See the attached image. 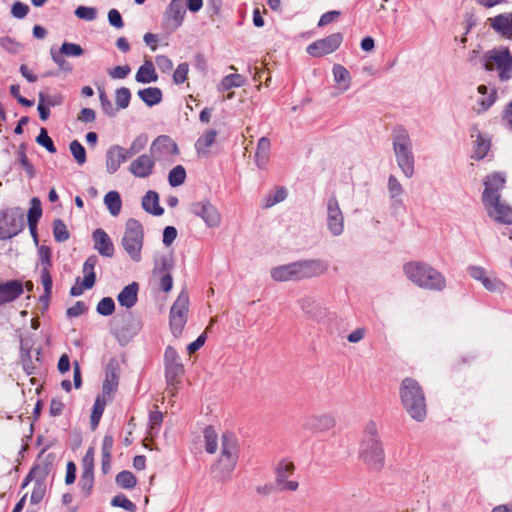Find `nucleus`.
<instances>
[{"mask_svg": "<svg viewBox=\"0 0 512 512\" xmlns=\"http://www.w3.org/2000/svg\"><path fill=\"white\" fill-rule=\"evenodd\" d=\"M185 9L179 1H171L164 13V21L168 28L177 29L185 16Z\"/></svg>", "mask_w": 512, "mask_h": 512, "instance_id": "nucleus-25", "label": "nucleus"}, {"mask_svg": "<svg viewBox=\"0 0 512 512\" xmlns=\"http://www.w3.org/2000/svg\"><path fill=\"white\" fill-rule=\"evenodd\" d=\"M299 281L320 277L328 270L327 262L320 259L297 261Z\"/></svg>", "mask_w": 512, "mask_h": 512, "instance_id": "nucleus-18", "label": "nucleus"}, {"mask_svg": "<svg viewBox=\"0 0 512 512\" xmlns=\"http://www.w3.org/2000/svg\"><path fill=\"white\" fill-rule=\"evenodd\" d=\"M0 47L9 53L17 54L21 51L22 44L11 37L4 36L0 37Z\"/></svg>", "mask_w": 512, "mask_h": 512, "instance_id": "nucleus-56", "label": "nucleus"}, {"mask_svg": "<svg viewBox=\"0 0 512 512\" xmlns=\"http://www.w3.org/2000/svg\"><path fill=\"white\" fill-rule=\"evenodd\" d=\"M490 140L485 138L481 133H478L475 140V149L473 157L476 160L483 159L490 150Z\"/></svg>", "mask_w": 512, "mask_h": 512, "instance_id": "nucleus-41", "label": "nucleus"}, {"mask_svg": "<svg viewBox=\"0 0 512 512\" xmlns=\"http://www.w3.org/2000/svg\"><path fill=\"white\" fill-rule=\"evenodd\" d=\"M151 155L156 159L166 158L179 154L177 144L166 135L158 136L150 146Z\"/></svg>", "mask_w": 512, "mask_h": 512, "instance_id": "nucleus-19", "label": "nucleus"}, {"mask_svg": "<svg viewBox=\"0 0 512 512\" xmlns=\"http://www.w3.org/2000/svg\"><path fill=\"white\" fill-rule=\"evenodd\" d=\"M484 58V67L487 71L497 70L502 81L512 78V55L508 48L490 50Z\"/></svg>", "mask_w": 512, "mask_h": 512, "instance_id": "nucleus-8", "label": "nucleus"}, {"mask_svg": "<svg viewBox=\"0 0 512 512\" xmlns=\"http://www.w3.org/2000/svg\"><path fill=\"white\" fill-rule=\"evenodd\" d=\"M59 52L65 56H74V57H79L84 53L82 47L79 44L69 43V42H64L61 45Z\"/></svg>", "mask_w": 512, "mask_h": 512, "instance_id": "nucleus-60", "label": "nucleus"}, {"mask_svg": "<svg viewBox=\"0 0 512 512\" xmlns=\"http://www.w3.org/2000/svg\"><path fill=\"white\" fill-rule=\"evenodd\" d=\"M488 215L496 222L502 224H512V208L500 198L496 200H482Z\"/></svg>", "mask_w": 512, "mask_h": 512, "instance_id": "nucleus-16", "label": "nucleus"}, {"mask_svg": "<svg viewBox=\"0 0 512 512\" xmlns=\"http://www.w3.org/2000/svg\"><path fill=\"white\" fill-rule=\"evenodd\" d=\"M94 249L101 256L111 258L114 255V245L109 235L103 229H96L92 234Z\"/></svg>", "mask_w": 512, "mask_h": 512, "instance_id": "nucleus-26", "label": "nucleus"}, {"mask_svg": "<svg viewBox=\"0 0 512 512\" xmlns=\"http://www.w3.org/2000/svg\"><path fill=\"white\" fill-rule=\"evenodd\" d=\"M117 363L112 360L106 369V378L102 385L101 395L106 396L108 398H113L114 393L118 387V376L116 373Z\"/></svg>", "mask_w": 512, "mask_h": 512, "instance_id": "nucleus-29", "label": "nucleus"}, {"mask_svg": "<svg viewBox=\"0 0 512 512\" xmlns=\"http://www.w3.org/2000/svg\"><path fill=\"white\" fill-rule=\"evenodd\" d=\"M36 142L39 145L45 147L47 149V151H49L50 153L56 152V147L53 143V140L50 138V136L48 135V132L45 128L40 129V133L36 138Z\"/></svg>", "mask_w": 512, "mask_h": 512, "instance_id": "nucleus-58", "label": "nucleus"}, {"mask_svg": "<svg viewBox=\"0 0 512 512\" xmlns=\"http://www.w3.org/2000/svg\"><path fill=\"white\" fill-rule=\"evenodd\" d=\"M46 478L47 472L44 468L34 467L26 476L22 483V488H25L30 482H33V489L30 496L31 504L40 503L46 494Z\"/></svg>", "mask_w": 512, "mask_h": 512, "instance_id": "nucleus-12", "label": "nucleus"}, {"mask_svg": "<svg viewBox=\"0 0 512 512\" xmlns=\"http://www.w3.org/2000/svg\"><path fill=\"white\" fill-rule=\"evenodd\" d=\"M111 505L123 508L129 512H135L137 509L136 505L131 500H129L124 494L115 495L111 500Z\"/></svg>", "mask_w": 512, "mask_h": 512, "instance_id": "nucleus-55", "label": "nucleus"}, {"mask_svg": "<svg viewBox=\"0 0 512 512\" xmlns=\"http://www.w3.org/2000/svg\"><path fill=\"white\" fill-rule=\"evenodd\" d=\"M23 228L24 218L20 208H7L0 212V240L11 239Z\"/></svg>", "mask_w": 512, "mask_h": 512, "instance_id": "nucleus-10", "label": "nucleus"}, {"mask_svg": "<svg viewBox=\"0 0 512 512\" xmlns=\"http://www.w3.org/2000/svg\"><path fill=\"white\" fill-rule=\"evenodd\" d=\"M163 413L159 410L151 411L149 414V434L155 436L159 432V428L163 422Z\"/></svg>", "mask_w": 512, "mask_h": 512, "instance_id": "nucleus-50", "label": "nucleus"}, {"mask_svg": "<svg viewBox=\"0 0 512 512\" xmlns=\"http://www.w3.org/2000/svg\"><path fill=\"white\" fill-rule=\"evenodd\" d=\"M111 400H112L111 398H108L101 394H99L96 397L93 408H92V412L90 415V424H91L92 430H95L98 427L100 419L102 417V414L105 410L106 404Z\"/></svg>", "mask_w": 512, "mask_h": 512, "instance_id": "nucleus-33", "label": "nucleus"}, {"mask_svg": "<svg viewBox=\"0 0 512 512\" xmlns=\"http://www.w3.org/2000/svg\"><path fill=\"white\" fill-rule=\"evenodd\" d=\"M104 203L113 216H117L122 208V201L117 191H110L104 197Z\"/></svg>", "mask_w": 512, "mask_h": 512, "instance_id": "nucleus-38", "label": "nucleus"}, {"mask_svg": "<svg viewBox=\"0 0 512 512\" xmlns=\"http://www.w3.org/2000/svg\"><path fill=\"white\" fill-rule=\"evenodd\" d=\"M172 265L166 257H162L153 269V277L157 280L158 286L164 292H169L173 287V278L170 273Z\"/></svg>", "mask_w": 512, "mask_h": 512, "instance_id": "nucleus-21", "label": "nucleus"}, {"mask_svg": "<svg viewBox=\"0 0 512 512\" xmlns=\"http://www.w3.org/2000/svg\"><path fill=\"white\" fill-rule=\"evenodd\" d=\"M411 146V140L407 131L402 127L394 129V153L398 166L408 178H411L414 174V157Z\"/></svg>", "mask_w": 512, "mask_h": 512, "instance_id": "nucleus-5", "label": "nucleus"}, {"mask_svg": "<svg viewBox=\"0 0 512 512\" xmlns=\"http://www.w3.org/2000/svg\"><path fill=\"white\" fill-rule=\"evenodd\" d=\"M191 212L202 218L209 227H218L221 224L220 213L208 200L193 203Z\"/></svg>", "mask_w": 512, "mask_h": 512, "instance_id": "nucleus-17", "label": "nucleus"}, {"mask_svg": "<svg viewBox=\"0 0 512 512\" xmlns=\"http://www.w3.org/2000/svg\"><path fill=\"white\" fill-rule=\"evenodd\" d=\"M270 145V140L268 138L262 137L259 139L255 154L258 166H262L267 162Z\"/></svg>", "mask_w": 512, "mask_h": 512, "instance_id": "nucleus-42", "label": "nucleus"}, {"mask_svg": "<svg viewBox=\"0 0 512 512\" xmlns=\"http://www.w3.org/2000/svg\"><path fill=\"white\" fill-rule=\"evenodd\" d=\"M336 425L335 417L331 414H315L309 416L304 423L305 429L314 432H326L333 429Z\"/></svg>", "mask_w": 512, "mask_h": 512, "instance_id": "nucleus-22", "label": "nucleus"}, {"mask_svg": "<svg viewBox=\"0 0 512 512\" xmlns=\"http://www.w3.org/2000/svg\"><path fill=\"white\" fill-rule=\"evenodd\" d=\"M405 276L416 286L430 291H442L446 287L445 276L431 265L411 261L403 266Z\"/></svg>", "mask_w": 512, "mask_h": 512, "instance_id": "nucleus-2", "label": "nucleus"}, {"mask_svg": "<svg viewBox=\"0 0 512 512\" xmlns=\"http://www.w3.org/2000/svg\"><path fill=\"white\" fill-rule=\"evenodd\" d=\"M115 310V303L112 298L104 297L102 298L96 307V311L103 316H109L113 314Z\"/></svg>", "mask_w": 512, "mask_h": 512, "instance_id": "nucleus-57", "label": "nucleus"}, {"mask_svg": "<svg viewBox=\"0 0 512 512\" xmlns=\"http://www.w3.org/2000/svg\"><path fill=\"white\" fill-rule=\"evenodd\" d=\"M94 484V474L93 468L91 466L85 467L84 471L81 474L79 486L81 492L85 497L89 496L92 492Z\"/></svg>", "mask_w": 512, "mask_h": 512, "instance_id": "nucleus-37", "label": "nucleus"}, {"mask_svg": "<svg viewBox=\"0 0 512 512\" xmlns=\"http://www.w3.org/2000/svg\"><path fill=\"white\" fill-rule=\"evenodd\" d=\"M295 465L290 461L279 462L276 468V483L281 490L285 491H296L299 487V483L294 480H288V478L294 473Z\"/></svg>", "mask_w": 512, "mask_h": 512, "instance_id": "nucleus-20", "label": "nucleus"}, {"mask_svg": "<svg viewBox=\"0 0 512 512\" xmlns=\"http://www.w3.org/2000/svg\"><path fill=\"white\" fill-rule=\"evenodd\" d=\"M42 216L41 202L38 198H32L31 206L28 210V223L32 225L38 224L39 219Z\"/></svg>", "mask_w": 512, "mask_h": 512, "instance_id": "nucleus-52", "label": "nucleus"}, {"mask_svg": "<svg viewBox=\"0 0 512 512\" xmlns=\"http://www.w3.org/2000/svg\"><path fill=\"white\" fill-rule=\"evenodd\" d=\"M359 459L372 471H380L385 464V452L374 422L366 424L358 450Z\"/></svg>", "mask_w": 512, "mask_h": 512, "instance_id": "nucleus-1", "label": "nucleus"}, {"mask_svg": "<svg viewBox=\"0 0 512 512\" xmlns=\"http://www.w3.org/2000/svg\"><path fill=\"white\" fill-rule=\"evenodd\" d=\"M135 80L138 83H151L158 80V74L156 73L154 64L151 60L146 59L141 65L135 75Z\"/></svg>", "mask_w": 512, "mask_h": 512, "instance_id": "nucleus-31", "label": "nucleus"}, {"mask_svg": "<svg viewBox=\"0 0 512 512\" xmlns=\"http://www.w3.org/2000/svg\"><path fill=\"white\" fill-rule=\"evenodd\" d=\"M299 305L305 313L311 316H316L320 312V306L313 297L306 296L301 298Z\"/></svg>", "mask_w": 512, "mask_h": 512, "instance_id": "nucleus-48", "label": "nucleus"}, {"mask_svg": "<svg viewBox=\"0 0 512 512\" xmlns=\"http://www.w3.org/2000/svg\"><path fill=\"white\" fill-rule=\"evenodd\" d=\"M131 92L126 87H121L115 91V103L118 109H125L129 106Z\"/></svg>", "mask_w": 512, "mask_h": 512, "instance_id": "nucleus-51", "label": "nucleus"}, {"mask_svg": "<svg viewBox=\"0 0 512 512\" xmlns=\"http://www.w3.org/2000/svg\"><path fill=\"white\" fill-rule=\"evenodd\" d=\"M484 185L482 200H496V198H500L499 192L505 185V178L500 173H492L485 178Z\"/></svg>", "mask_w": 512, "mask_h": 512, "instance_id": "nucleus-24", "label": "nucleus"}, {"mask_svg": "<svg viewBox=\"0 0 512 512\" xmlns=\"http://www.w3.org/2000/svg\"><path fill=\"white\" fill-rule=\"evenodd\" d=\"M189 312V295L181 291L170 310L169 324L175 337L181 336L187 322Z\"/></svg>", "mask_w": 512, "mask_h": 512, "instance_id": "nucleus-9", "label": "nucleus"}, {"mask_svg": "<svg viewBox=\"0 0 512 512\" xmlns=\"http://www.w3.org/2000/svg\"><path fill=\"white\" fill-rule=\"evenodd\" d=\"M245 84V78L240 74H229L225 76L219 86L218 89L220 91H228L235 87H241Z\"/></svg>", "mask_w": 512, "mask_h": 512, "instance_id": "nucleus-40", "label": "nucleus"}, {"mask_svg": "<svg viewBox=\"0 0 512 512\" xmlns=\"http://www.w3.org/2000/svg\"><path fill=\"white\" fill-rule=\"evenodd\" d=\"M205 450L209 454H215L218 450V435L212 426L204 429Z\"/></svg>", "mask_w": 512, "mask_h": 512, "instance_id": "nucleus-39", "label": "nucleus"}, {"mask_svg": "<svg viewBox=\"0 0 512 512\" xmlns=\"http://www.w3.org/2000/svg\"><path fill=\"white\" fill-rule=\"evenodd\" d=\"M69 148L77 164L83 165L86 162V151L83 145L79 141L74 140L70 143Z\"/></svg>", "mask_w": 512, "mask_h": 512, "instance_id": "nucleus-53", "label": "nucleus"}, {"mask_svg": "<svg viewBox=\"0 0 512 512\" xmlns=\"http://www.w3.org/2000/svg\"><path fill=\"white\" fill-rule=\"evenodd\" d=\"M333 75L337 83L343 84V89L347 90L350 86V73L349 71L340 64L333 66Z\"/></svg>", "mask_w": 512, "mask_h": 512, "instance_id": "nucleus-45", "label": "nucleus"}, {"mask_svg": "<svg viewBox=\"0 0 512 512\" xmlns=\"http://www.w3.org/2000/svg\"><path fill=\"white\" fill-rule=\"evenodd\" d=\"M155 158L151 154H142L129 165V172L138 178H147L153 173Z\"/></svg>", "mask_w": 512, "mask_h": 512, "instance_id": "nucleus-23", "label": "nucleus"}, {"mask_svg": "<svg viewBox=\"0 0 512 512\" xmlns=\"http://www.w3.org/2000/svg\"><path fill=\"white\" fill-rule=\"evenodd\" d=\"M239 455L237 437L231 432L223 433L221 437L220 457L212 466V474L221 480L229 479L235 470Z\"/></svg>", "mask_w": 512, "mask_h": 512, "instance_id": "nucleus-4", "label": "nucleus"}, {"mask_svg": "<svg viewBox=\"0 0 512 512\" xmlns=\"http://www.w3.org/2000/svg\"><path fill=\"white\" fill-rule=\"evenodd\" d=\"M50 269H41V283L44 287V295L41 296L42 300L48 301L52 293V277L50 275Z\"/></svg>", "mask_w": 512, "mask_h": 512, "instance_id": "nucleus-54", "label": "nucleus"}, {"mask_svg": "<svg viewBox=\"0 0 512 512\" xmlns=\"http://www.w3.org/2000/svg\"><path fill=\"white\" fill-rule=\"evenodd\" d=\"M53 235L57 242H65L69 239L66 224L61 219H55L53 221Z\"/></svg>", "mask_w": 512, "mask_h": 512, "instance_id": "nucleus-49", "label": "nucleus"}, {"mask_svg": "<svg viewBox=\"0 0 512 512\" xmlns=\"http://www.w3.org/2000/svg\"><path fill=\"white\" fill-rule=\"evenodd\" d=\"M217 132L214 129L206 131L196 142L198 152L206 151L215 141Z\"/></svg>", "mask_w": 512, "mask_h": 512, "instance_id": "nucleus-47", "label": "nucleus"}, {"mask_svg": "<svg viewBox=\"0 0 512 512\" xmlns=\"http://www.w3.org/2000/svg\"><path fill=\"white\" fill-rule=\"evenodd\" d=\"M270 274L277 282L299 281L297 261L274 267Z\"/></svg>", "mask_w": 512, "mask_h": 512, "instance_id": "nucleus-28", "label": "nucleus"}, {"mask_svg": "<svg viewBox=\"0 0 512 512\" xmlns=\"http://www.w3.org/2000/svg\"><path fill=\"white\" fill-rule=\"evenodd\" d=\"M477 90H478V93L481 94L482 96L477 101V106L474 107V110L477 113H481V112H484V111L488 110L493 105V103L496 100V91L492 90L489 95H486L487 94V87L485 85H480L477 88Z\"/></svg>", "mask_w": 512, "mask_h": 512, "instance_id": "nucleus-36", "label": "nucleus"}, {"mask_svg": "<svg viewBox=\"0 0 512 512\" xmlns=\"http://www.w3.org/2000/svg\"><path fill=\"white\" fill-rule=\"evenodd\" d=\"M327 226L329 231L338 236L344 230V217L335 195H331L327 202Z\"/></svg>", "mask_w": 512, "mask_h": 512, "instance_id": "nucleus-15", "label": "nucleus"}, {"mask_svg": "<svg viewBox=\"0 0 512 512\" xmlns=\"http://www.w3.org/2000/svg\"><path fill=\"white\" fill-rule=\"evenodd\" d=\"M491 27L501 36L507 39L512 38V14L504 13L490 19Z\"/></svg>", "mask_w": 512, "mask_h": 512, "instance_id": "nucleus-30", "label": "nucleus"}, {"mask_svg": "<svg viewBox=\"0 0 512 512\" xmlns=\"http://www.w3.org/2000/svg\"><path fill=\"white\" fill-rule=\"evenodd\" d=\"M130 72H131L130 66L123 65V66H115L113 69H111L108 72V74L113 79H124L129 75Z\"/></svg>", "mask_w": 512, "mask_h": 512, "instance_id": "nucleus-64", "label": "nucleus"}, {"mask_svg": "<svg viewBox=\"0 0 512 512\" xmlns=\"http://www.w3.org/2000/svg\"><path fill=\"white\" fill-rule=\"evenodd\" d=\"M343 42V35L340 32L318 39L311 43L306 51L312 57H322L336 51Z\"/></svg>", "mask_w": 512, "mask_h": 512, "instance_id": "nucleus-13", "label": "nucleus"}, {"mask_svg": "<svg viewBox=\"0 0 512 512\" xmlns=\"http://www.w3.org/2000/svg\"><path fill=\"white\" fill-rule=\"evenodd\" d=\"M75 15L80 19L92 21L96 18V11L94 8L79 6L75 10Z\"/></svg>", "mask_w": 512, "mask_h": 512, "instance_id": "nucleus-63", "label": "nucleus"}, {"mask_svg": "<svg viewBox=\"0 0 512 512\" xmlns=\"http://www.w3.org/2000/svg\"><path fill=\"white\" fill-rule=\"evenodd\" d=\"M116 484L123 489H132L136 486L137 480L134 474L130 471H122L116 475Z\"/></svg>", "mask_w": 512, "mask_h": 512, "instance_id": "nucleus-44", "label": "nucleus"}, {"mask_svg": "<svg viewBox=\"0 0 512 512\" xmlns=\"http://www.w3.org/2000/svg\"><path fill=\"white\" fill-rule=\"evenodd\" d=\"M144 142L140 138L136 139L130 146L129 149L125 150L123 147L114 145L111 146L106 154V169L110 174L115 173L122 163H124L128 157L136 154L144 147Z\"/></svg>", "mask_w": 512, "mask_h": 512, "instance_id": "nucleus-11", "label": "nucleus"}, {"mask_svg": "<svg viewBox=\"0 0 512 512\" xmlns=\"http://www.w3.org/2000/svg\"><path fill=\"white\" fill-rule=\"evenodd\" d=\"M41 269H50L52 266V252L48 246L42 245L38 249Z\"/></svg>", "mask_w": 512, "mask_h": 512, "instance_id": "nucleus-61", "label": "nucleus"}, {"mask_svg": "<svg viewBox=\"0 0 512 512\" xmlns=\"http://www.w3.org/2000/svg\"><path fill=\"white\" fill-rule=\"evenodd\" d=\"M139 98L149 107L159 104L162 101V91L158 87H148L138 91Z\"/></svg>", "mask_w": 512, "mask_h": 512, "instance_id": "nucleus-35", "label": "nucleus"}, {"mask_svg": "<svg viewBox=\"0 0 512 512\" xmlns=\"http://www.w3.org/2000/svg\"><path fill=\"white\" fill-rule=\"evenodd\" d=\"M189 64L184 62L180 63L173 73V81L175 84H183L188 79Z\"/></svg>", "mask_w": 512, "mask_h": 512, "instance_id": "nucleus-59", "label": "nucleus"}, {"mask_svg": "<svg viewBox=\"0 0 512 512\" xmlns=\"http://www.w3.org/2000/svg\"><path fill=\"white\" fill-rule=\"evenodd\" d=\"M185 179L186 171L182 165H177L169 172L168 181L172 187L182 185L185 182Z\"/></svg>", "mask_w": 512, "mask_h": 512, "instance_id": "nucleus-46", "label": "nucleus"}, {"mask_svg": "<svg viewBox=\"0 0 512 512\" xmlns=\"http://www.w3.org/2000/svg\"><path fill=\"white\" fill-rule=\"evenodd\" d=\"M143 209L153 215L160 216L164 209L159 205V196L155 191L149 190L142 199Z\"/></svg>", "mask_w": 512, "mask_h": 512, "instance_id": "nucleus-34", "label": "nucleus"}, {"mask_svg": "<svg viewBox=\"0 0 512 512\" xmlns=\"http://www.w3.org/2000/svg\"><path fill=\"white\" fill-rule=\"evenodd\" d=\"M164 368L167 383V391L171 396L178 392V386L185 374V366L181 357L173 346H167L164 352Z\"/></svg>", "mask_w": 512, "mask_h": 512, "instance_id": "nucleus-6", "label": "nucleus"}, {"mask_svg": "<svg viewBox=\"0 0 512 512\" xmlns=\"http://www.w3.org/2000/svg\"><path fill=\"white\" fill-rule=\"evenodd\" d=\"M144 241V229L136 219H128L125 224V232L122 238V246L130 258L139 262Z\"/></svg>", "mask_w": 512, "mask_h": 512, "instance_id": "nucleus-7", "label": "nucleus"}, {"mask_svg": "<svg viewBox=\"0 0 512 512\" xmlns=\"http://www.w3.org/2000/svg\"><path fill=\"white\" fill-rule=\"evenodd\" d=\"M98 263V258L95 255L89 256L83 264V273L84 278L81 284L78 283L79 278H77V283L71 287L70 294L72 296H79L83 293L85 289H91L96 281L95 274V266Z\"/></svg>", "mask_w": 512, "mask_h": 512, "instance_id": "nucleus-14", "label": "nucleus"}, {"mask_svg": "<svg viewBox=\"0 0 512 512\" xmlns=\"http://www.w3.org/2000/svg\"><path fill=\"white\" fill-rule=\"evenodd\" d=\"M138 284L133 282L125 286L118 294L117 300L121 306L126 308L133 307L137 302Z\"/></svg>", "mask_w": 512, "mask_h": 512, "instance_id": "nucleus-32", "label": "nucleus"}, {"mask_svg": "<svg viewBox=\"0 0 512 512\" xmlns=\"http://www.w3.org/2000/svg\"><path fill=\"white\" fill-rule=\"evenodd\" d=\"M399 393L409 416L418 422L423 421L427 415V405L421 385L413 378H405L400 385Z\"/></svg>", "mask_w": 512, "mask_h": 512, "instance_id": "nucleus-3", "label": "nucleus"}, {"mask_svg": "<svg viewBox=\"0 0 512 512\" xmlns=\"http://www.w3.org/2000/svg\"><path fill=\"white\" fill-rule=\"evenodd\" d=\"M286 197H287V190H286V188L280 187V188L276 189L275 192L268 193L263 198L262 206L264 208H270V207L274 206L275 204L280 203L283 200H285Z\"/></svg>", "mask_w": 512, "mask_h": 512, "instance_id": "nucleus-43", "label": "nucleus"}, {"mask_svg": "<svg viewBox=\"0 0 512 512\" xmlns=\"http://www.w3.org/2000/svg\"><path fill=\"white\" fill-rule=\"evenodd\" d=\"M388 191L393 199L399 197L403 193L402 185L394 175H390L388 179Z\"/></svg>", "mask_w": 512, "mask_h": 512, "instance_id": "nucleus-62", "label": "nucleus"}, {"mask_svg": "<svg viewBox=\"0 0 512 512\" xmlns=\"http://www.w3.org/2000/svg\"><path fill=\"white\" fill-rule=\"evenodd\" d=\"M23 293V284L18 280H10L0 283V305L12 302Z\"/></svg>", "mask_w": 512, "mask_h": 512, "instance_id": "nucleus-27", "label": "nucleus"}]
</instances>
